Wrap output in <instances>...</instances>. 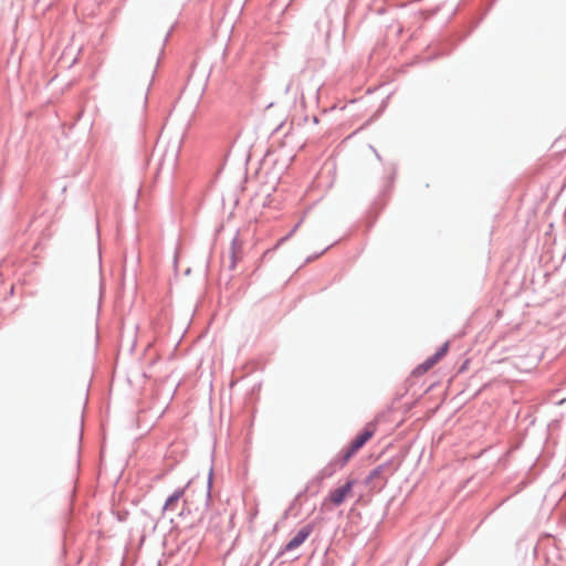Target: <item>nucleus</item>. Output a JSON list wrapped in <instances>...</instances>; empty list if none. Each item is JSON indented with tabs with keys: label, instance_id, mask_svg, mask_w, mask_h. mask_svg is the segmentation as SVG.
Instances as JSON below:
<instances>
[{
	"label": "nucleus",
	"instance_id": "nucleus-5",
	"mask_svg": "<svg viewBox=\"0 0 566 566\" xmlns=\"http://www.w3.org/2000/svg\"><path fill=\"white\" fill-rule=\"evenodd\" d=\"M182 496V491L175 492L171 496H169L165 503L164 509L165 510H174L176 503L180 500Z\"/></svg>",
	"mask_w": 566,
	"mask_h": 566
},
{
	"label": "nucleus",
	"instance_id": "nucleus-3",
	"mask_svg": "<svg viewBox=\"0 0 566 566\" xmlns=\"http://www.w3.org/2000/svg\"><path fill=\"white\" fill-rule=\"evenodd\" d=\"M448 352V344H444L433 356L426 359L416 368V374L422 375L431 369Z\"/></svg>",
	"mask_w": 566,
	"mask_h": 566
},
{
	"label": "nucleus",
	"instance_id": "nucleus-1",
	"mask_svg": "<svg viewBox=\"0 0 566 566\" xmlns=\"http://www.w3.org/2000/svg\"><path fill=\"white\" fill-rule=\"evenodd\" d=\"M354 480H348L344 485L332 490L323 500L321 509L323 511H331L334 507L340 506L347 499L353 496Z\"/></svg>",
	"mask_w": 566,
	"mask_h": 566
},
{
	"label": "nucleus",
	"instance_id": "nucleus-4",
	"mask_svg": "<svg viewBox=\"0 0 566 566\" xmlns=\"http://www.w3.org/2000/svg\"><path fill=\"white\" fill-rule=\"evenodd\" d=\"M313 526L311 524L305 525L302 527L297 534L286 544L285 549L286 551H293L301 546L306 538L312 534Z\"/></svg>",
	"mask_w": 566,
	"mask_h": 566
},
{
	"label": "nucleus",
	"instance_id": "nucleus-2",
	"mask_svg": "<svg viewBox=\"0 0 566 566\" xmlns=\"http://www.w3.org/2000/svg\"><path fill=\"white\" fill-rule=\"evenodd\" d=\"M376 431V424L375 423H368L364 430L352 441L349 447L345 450L340 467H344L350 458L360 450L364 444L375 434Z\"/></svg>",
	"mask_w": 566,
	"mask_h": 566
}]
</instances>
